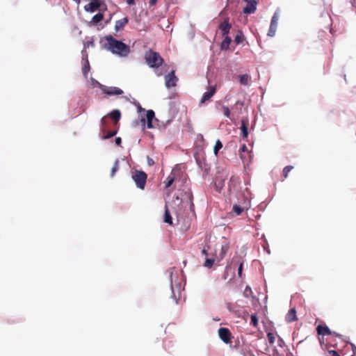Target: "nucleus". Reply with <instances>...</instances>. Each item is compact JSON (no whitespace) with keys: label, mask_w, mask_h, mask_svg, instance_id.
<instances>
[{"label":"nucleus","mask_w":356,"mask_h":356,"mask_svg":"<svg viewBox=\"0 0 356 356\" xmlns=\"http://www.w3.org/2000/svg\"><path fill=\"white\" fill-rule=\"evenodd\" d=\"M163 221L170 225L172 224V219L167 205H165Z\"/></svg>","instance_id":"24"},{"label":"nucleus","mask_w":356,"mask_h":356,"mask_svg":"<svg viewBox=\"0 0 356 356\" xmlns=\"http://www.w3.org/2000/svg\"><path fill=\"white\" fill-rule=\"evenodd\" d=\"M201 252H202V254L203 255H205V256H207V250L205 248L202 249V251H201Z\"/></svg>","instance_id":"47"},{"label":"nucleus","mask_w":356,"mask_h":356,"mask_svg":"<svg viewBox=\"0 0 356 356\" xmlns=\"http://www.w3.org/2000/svg\"><path fill=\"white\" fill-rule=\"evenodd\" d=\"M217 104L221 106V110L222 111V113L225 115V116H226L228 118H230L231 113L229 108L227 106L221 105L220 102H218Z\"/></svg>","instance_id":"30"},{"label":"nucleus","mask_w":356,"mask_h":356,"mask_svg":"<svg viewBox=\"0 0 356 356\" xmlns=\"http://www.w3.org/2000/svg\"><path fill=\"white\" fill-rule=\"evenodd\" d=\"M248 3V5L243 8L245 14H252L256 11L257 1L256 0H243Z\"/></svg>","instance_id":"10"},{"label":"nucleus","mask_w":356,"mask_h":356,"mask_svg":"<svg viewBox=\"0 0 356 356\" xmlns=\"http://www.w3.org/2000/svg\"><path fill=\"white\" fill-rule=\"evenodd\" d=\"M278 19V14L277 13H275L273 16L272 17L270 28L268 33V35L270 37H273L275 34Z\"/></svg>","instance_id":"8"},{"label":"nucleus","mask_w":356,"mask_h":356,"mask_svg":"<svg viewBox=\"0 0 356 356\" xmlns=\"http://www.w3.org/2000/svg\"><path fill=\"white\" fill-rule=\"evenodd\" d=\"M296 319V309H291L287 314L286 315V321L287 322H292L294 321Z\"/></svg>","instance_id":"21"},{"label":"nucleus","mask_w":356,"mask_h":356,"mask_svg":"<svg viewBox=\"0 0 356 356\" xmlns=\"http://www.w3.org/2000/svg\"><path fill=\"white\" fill-rule=\"evenodd\" d=\"M229 249V243L228 242H225L224 244L221 245L220 250L219 253L217 254V258L220 260L224 259L226 254L228 252Z\"/></svg>","instance_id":"14"},{"label":"nucleus","mask_w":356,"mask_h":356,"mask_svg":"<svg viewBox=\"0 0 356 356\" xmlns=\"http://www.w3.org/2000/svg\"><path fill=\"white\" fill-rule=\"evenodd\" d=\"M240 156H241V159L243 160V161L244 162V160H245V159H246L245 156L241 154Z\"/></svg>","instance_id":"49"},{"label":"nucleus","mask_w":356,"mask_h":356,"mask_svg":"<svg viewBox=\"0 0 356 356\" xmlns=\"http://www.w3.org/2000/svg\"><path fill=\"white\" fill-rule=\"evenodd\" d=\"M242 270H243V263L241 262L238 268V275L240 277H242Z\"/></svg>","instance_id":"39"},{"label":"nucleus","mask_w":356,"mask_h":356,"mask_svg":"<svg viewBox=\"0 0 356 356\" xmlns=\"http://www.w3.org/2000/svg\"><path fill=\"white\" fill-rule=\"evenodd\" d=\"M154 112L152 110H149L147 111L146 118H147V126L149 129H152L154 127L152 124V120L154 119Z\"/></svg>","instance_id":"16"},{"label":"nucleus","mask_w":356,"mask_h":356,"mask_svg":"<svg viewBox=\"0 0 356 356\" xmlns=\"http://www.w3.org/2000/svg\"><path fill=\"white\" fill-rule=\"evenodd\" d=\"M145 59L149 67L159 68L164 60L158 52L149 49L145 52Z\"/></svg>","instance_id":"2"},{"label":"nucleus","mask_w":356,"mask_h":356,"mask_svg":"<svg viewBox=\"0 0 356 356\" xmlns=\"http://www.w3.org/2000/svg\"><path fill=\"white\" fill-rule=\"evenodd\" d=\"M94 42L93 41H88L84 44L85 48H88L90 46H93Z\"/></svg>","instance_id":"41"},{"label":"nucleus","mask_w":356,"mask_h":356,"mask_svg":"<svg viewBox=\"0 0 356 356\" xmlns=\"http://www.w3.org/2000/svg\"><path fill=\"white\" fill-rule=\"evenodd\" d=\"M128 22H129V19L127 17H124L122 19L117 20L115 22V31L116 32H118V31L122 30L124 28V26H126V24L128 23Z\"/></svg>","instance_id":"15"},{"label":"nucleus","mask_w":356,"mask_h":356,"mask_svg":"<svg viewBox=\"0 0 356 356\" xmlns=\"http://www.w3.org/2000/svg\"><path fill=\"white\" fill-rule=\"evenodd\" d=\"M104 40L106 41V43L104 45V48L113 54L124 57L129 54V46L122 41L116 40L111 35H106Z\"/></svg>","instance_id":"1"},{"label":"nucleus","mask_w":356,"mask_h":356,"mask_svg":"<svg viewBox=\"0 0 356 356\" xmlns=\"http://www.w3.org/2000/svg\"><path fill=\"white\" fill-rule=\"evenodd\" d=\"M175 181V176L172 175V174H170L167 178H166V180L165 181V188H169L172 186V184H173Z\"/></svg>","instance_id":"28"},{"label":"nucleus","mask_w":356,"mask_h":356,"mask_svg":"<svg viewBox=\"0 0 356 356\" xmlns=\"http://www.w3.org/2000/svg\"><path fill=\"white\" fill-rule=\"evenodd\" d=\"M250 76L248 74H242L239 76V82L242 85H248L249 83Z\"/></svg>","instance_id":"27"},{"label":"nucleus","mask_w":356,"mask_h":356,"mask_svg":"<svg viewBox=\"0 0 356 356\" xmlns=\"http://www.w3.org/2000/svg\"><path fill=\"white\" fill-rule=\"evenodd\" d=\"M267 338H268V342L270 343V344H273L275 343V334L272 332H268L267 334Z\"/></svg>","instance_id":"37"},{"label":"nucleus","mask_w":356,"mask_h":356,"mask_svg":"<svg viewBox=\"0 0 356 356\" xmlns=\"http://www.w3.org/2000/svg\"><path fill=\"white\" fill-rule=\"evenodd\" d=\"M99 88L104 93L108 95H120L123 94L122 90L117 87H107L99 84Z\"/></svg>","instance_id":"5"},{"label":"nucleus","mask_w":356,"mask_h":356,"mask_svg":"<svg viewBox=\"0 0 356 356\" xmlns=\"http://www.w3.org/2000/svg\"><path fill=\"white\" fill-rule=\"evenodd\" d=\"M250 291V292H252V291H251V289L250 288V286H246V288H245V293H247V292H248V291Z\"/></svg>","instance_id":"48"},{"label":"nucleus","mask_w":356,"mask_h":356,"mask_svg":"<svg viewBox=\"0 0 356 356\" xmlns=\"http://www.w3.org/2000/svg\"><path fill=\"white\" fill-rule=\"evenodd\" d=\"M108 115L111 118V119L114 121L115 124H117L121 118V113L119 110H113Z\"/></svg>","instance_id":"19"},{"label":"nucleus","mask_w":356,"mask_h":356,"mask_svg":"<svg viewBox=\"0 0 356 356\" xmlns=\"http://www.w3.org/2000/svg\"><path fill=\"white\" fill-rule=\"evenodd\" d=\"M101 7V1L99 0H90V2L84 6L86 12L94 13Z\"/></svg>","instance_id":"9"},{"label":"nucleus","mask_w":356,"mask_h":356,"mask_svg":"<svg viewBox=\"0 0 356 356\" xmlns=\"http://www.w3.org/2000/svg\"><path fill=\"white\" fill-rule=\"evenodd\" d=\"M171 289H172V297L175 300V302L177 303L179 300L181 296V283L177 282L175 284L172 283V273H171Z\"/></svg>","instance_id":"4"},{"label":"nucleus","mask_w":356,"mask_h":356,"mask_svg":"<svg viewBox=\"0 0 356 356\" xmlns=\"http://www.w3.org/2000/svg\"><path fill=\"white\" fill-rule=\"evenodd\" d=\"M248 207L247 205H239V204H234L232 207V212L235 213L236 216L241 215L245 210H248Z\"/></svg>","instance_id":"17"},{"label":"nucleus","mask_w":356,"mask_h":356,"mask_svg":"<svg viewBox=\"0 0 356 356\" xmlns=\"http://www.w3.org/2000/svg\"><path fill=\"white\" fill-rule=\"evenodd\" d=\"M214 264V259H206L204 266L208 268H210L213 266Z\"/></svg>","instance_id":"34"},{"label":"nucleus","mask_w":356,"mask_h":356,"mask_svg":"<svg viewBox=\"0 0 356 356\" xmlns=\"http://www.w3.org/2000/svg\"><path fill=\"white\" fill-rule=\"evenodd\" d=\"M101 123L102 124V126L104 127L106 126V117L104 116L102 119H101Z\"/></svg>","instance_id":"44"},{"label":"nucleus","mask_w":356,"mask_h":356,"mask_svg":"<svg viewBox=\"0 0 356 356\" xmlns=\"http://www.w3.org/2000/svg\"><path fill=\"white\" fill-rule=\"evenodd\" d=\"M316 331L318 334L321 335L322 337L330 334H334L337 337L340 336V334H336L334 332H332L326 325H318L316 327Z\"/></svg>","instance_id":"11"},{"label":"nucleus","mask_w":356,"mask_h":356,"mask_svg":"<svg viewBox=\"0 0 356 356\" xmlns=\"http://www.w3.org/2000/svg\"><path fill=\"white\" fill-rule=\"evenodd\" d=\"M224 40L221 42L220 49L222 50H227L229 47V44L232 42V39L228 35L223 36Z\"/></svg>","instance_id":"20"},{"label":"nucleus","mask_w":356,"mask_h":356,"mask_svg":"<svg viewBox=\"0 0 356 356\" xmlns=\"http://www.w3.org/2000/svg\"><path fill=\"white\" fill-rule=\"evenodd\" d=\"M138 109H139L140 111H145V110L143 108H142L140 105H138Z\"/></svg>","instance_id":"50"},{"label":"nucleus","mask_w":356,"mask_h":356,"mask_svg":"<svg viewBox=\"0 0 356 356\" xmlns=\"http://www.w3.org/2000/svg\"><path fill=\"white\" fill-rule=\"evenodd\" d=\"M329 356H340L339 354L334 350H330L328 351Z\"/></svg>","instance_id":"38"},{"label":"nucleus","mask_w":356,"mask_h":356,"mask_svg":"<svg viewBox=\"0 0 356 356\" xmlns=\"http://www.w3.org/2000/svg\"><path fill=\"white\" fill-rule=\"evenodd\" d=\"M218 336L220 339L225 343H231L232 333L227 327H220L218 330Z\"/></svg>","instance_id":"6"},{"label":"nucleus","mask_w":356,"mask_h":356,"mask_svg":"<svg viewBox=\"0 0 356 356\" xmlns=\"http://www.w3.org/2000/svg\"><path fill=\"white\" fill-rule=\"evenodd\" d=\"M222 147V143L221 141L218 139L216 140L215 146L213 147V153L215 155H217L218 153V151Z\"/></svg>","instance_id":"31"},{"label":"nucleus","mask_w":356,"mask_h":356,"mask_svg":"<svg viewBox=\"0 0 356 356\" xmlns=\"http://www.w3.org/2000/svg\"><path fill=\"white\" fill-rule=\"evenodd\" d=\"M241 353L243 356H254L252 351L250 350V348L248 345H243L241 349Z\"/></svg>","instance_id":"23"},{"label":"nucleus","mask_w":356,"mask_h":356,"mask_svg":"<svg viewBox=\"0 0 356 356\" xmlns=\"http://www.w3.org/2000/svg\"><path fill=\"white\" fill-rule=\"evenodd\" d=\"M241 132L243 138H246L248 136V123L244 120H241Z\"/></svg>","instance_id":"22"},{"label":"nucleus","mask_w":356,"mask_h":356,"mask_svg":"<svg viewBox=\"0 0 356 356\" xmlns=\"http://www.w3.org/2000/svg\"><path fill=\"white\" fill-rule=\"evenodd\" d=\"M117 134V130L115 131H109L106 133V135H104L102 138L103 139H108L112 138L113 136H115Z\"/></svg>","instance_id":"36"},{"label":"nucleus","mask_w":356,"mask_h":356,"mask_svg":"<svg viewBox=\"0 0 356 356\" xmlns=\"http://www.w3.org/2000/svg\"><path fill=\"white\" fill-rule=\"evenodd\" d=\"M239 184V178L236 176H232L229 181V191L235 190Z\"/></svg>","instance_id":"18"},{"label":"nucleus","mask_w":356,"mask_h":356,"mask_svg":"<svg viewBox=\"0 0 356 356\" xmlns=\"http://www.w3.org/2000/svg\"><path fill=\"white\" fill-rule=\"evenodd\" d=\"M321 340H322L321 338H319V341H320L321 343L322 342Z\"/></svg>","instance_id":"51"},{"label":"nucleus","mask_w":356,"mask_h":356,"mask_svg":"<svg viewBox=\"0 0 356 356\" xmlns=\"http://www.w3.org/2000/svg\"><path fill=\"white\" fill-rule=\"evenodd\" d=\"M90 70V64L88 60L86 58V63L82 68V71L84 75H87L88 72Z\"/></svg>","instance_id":"33"},{"label":"nucleus","mask_w":356,"mask_h":356,"mask_svg":"<svg viewBox=\"0 0 356 356\" xmlns=\"http://www.w3.org/2000/svg\"><path fill=\"white\" fill-rule=\"evenodd\" d=\"M157 0H150L149 1V5L150 6H154L156 3Z\"/></svg>","instance_id":"46"},{"label":"nucleus","mask_w":356,"mask_h":356,"mask_svg":"<svg viewBox=\"0 0 356 356\" xmlns=\"http://www.w3.org/2000/svg\"><path fill=\"white\" fill-rule=\"evenodd\" d=\"M147 175L143 171L136 170L132 175V179L135 181L138 188L144 189L146 184Z\"/></svg>","instance_id":"3"},{"label":"nucleus","mask_w":356,"mask_h":356,"mask_svg":"<svg viewBox=\"0 0 356 356\" xmlns=\"http://www.w3.org/2000/svg\"><path fill=\"white\" fill-rule=\"evenodd\" d=\"M293 169V166L292 165H287L286 166L284 169H283V171H282V176H283V179H282V181H284V179H286L288 177V174L289 172Z\"/></svg>","instance_id":"29"},{"label":"nucleus","mask_w":356,"mask_h":356,"mask_svg":"<svg viewBox=\"0 0 356 356\" xmlns=\"http://www.w3.org/2000/svg\"><path fill=\"white\" fill-rule=\"evenodd\" d=\"M127 3L130 6L134 5L135 3V0H127Z\"/></svg>","instance_id":"45"},{"label":"nucleus","mask_w":356,"mask_h":356,"mask_svg":"<svg viewBox=\"0 0 356 356\" xmlns=\"http://www.w3.org/2000/svg\"><path fill=\"white\" fill-rule=\"evenodd\" d=\"M177 81L178 79L175 76L174 70L165 76V84L168 88L175 86Z\"/></svg>","instance_id":"7"},{"label":"nucleus","mask_w":356,"mask_h":356,"mask_svg":"<svg viewBox=\"0 0 356 356\" xmlns=\"http://www.w3.org/2000/svg\"><path fill=\"white\" fill-rule=\"evenodd\" d=\"M147 161L148 165H149V166H152L154 164V161L153 159L150 158L149 156H147Z\"/></svg>","instance_id":"40"},{"label":"nucleus","mask_w":356,"mask_h":356,"mask_svg":"<svg viewBox=\"0 0 356 356\" xmlns=\"http://www.w3.org/2000/svg\"><path fill=\"white\" fill-rule=\"evenodd\" d=\"M119 170V161L117 159L115 160L114 165L111 169V177H113L115 174V172Z\"/></svg>","instance_id":"32"},{"label":"nucleus","mask_w":356,"mask_h":356,"mask_svg":"<svg viewBox=\"0 0 356 356\" xmlns=\"http://www.w3.org/2000/svg\"><path fill=\"white\" fill-rule=\"evenodd\" d=\"M104 19V15L101 13H99L94 15L91 20V24L93 25H97L99 22H100Z\"/></svg>","instance_id":"25"},{"label":"nucleus","mask_w":356,"mask_h":356,"mask_svg":"<svg viewBox=\"0 0 356 356\" xmlns=\"http://www.w3.org/2000/svg\"><path fill=\"white\" fill-rule=\"evenodd\" d=\"M115 144L118 145V146H120L121 145V143H122V139L120 137H117L115 140Z\"/></svg>","instance_id":"42"},{"label":"nucleus","mask_w":356,"mask_h":356,"mask_svg":"<svg viewBox=\"0 0 356 356\" xmlns=\"http://www.w3.org/2000/svg\"><path fill=\"white\" fill-rule=\"evenodd\" d=\"M243 40H244V35H243L242 31L238 30L237 31L236 35L235 36L234 42L236 43V44H239L242 43Z\"/></svg>","instance_id":"26"},{"label":"nucleus","mask_w":356,"mask_h":356,"mask_svg":"<svg viewBox=\"0 0 356 356\" xmlns=\"http://www.w3.org/2000/svg\"><path fill=\"white\" fill-rule=\"evenodd\" d=\"M250 324L254 327H257L258 325V318L256 314H252L251 315V322Z\"/></svg>","instance_id":"35"},{"label":"nucleus","mask_w":356,"mask_h":356,"mask_svg":"<svg viewBox=\"0 0 356 356\" xmlns=\"http://www.w3.org/2000/svg\"><path fill=\"white\" fill-rule=\"evenodd\" d=\"M240 151L242 152H248V147L245 145H243L241 148H240Z\"/></svg>","instance_id":"43"},{"label":"nucleus","mask_w":356,"mask_h":356,"mask_svg":"<svg viewBox=\"0 0 356 356\" xmlns=\"http://www.w3.org/2000/svg\"><path fill=\"white\" fill-rule=\"evenodd\" d=\"M231 27L232 24L229 22L227 19H225L222 23L220 24L219 29L222 31V36L228 35Z\"/></svg>","instance_id":"13"},{"label":"nucleus","mask_w":356,"mask_h":356,"mask_svg":"<svg viewBox=\"0 0 356 356\" xmlns=\"http://www.w3.org/2000/svg\"><path fill=\"white\" fill-rule=\"evenodd\" d=\"M216 86H211L209 91L204 93L200 104L201 105L204 104L207 101H209L216 93Z\"/></svg>","instance_id":"12"}]
</instances>
